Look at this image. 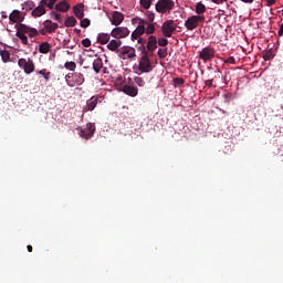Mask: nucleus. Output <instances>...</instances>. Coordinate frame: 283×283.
<instances>
[{
  "label": "nucleus",
  "instance_id": "obj_24",
  "mask_svg": "<svg viewBox=\"0 0 283 283\" xmlns=\"http://www.w3.org/2000/svg\"><path fill=\"white\" fill-rule=\"evenodd\" d=\"M103 69V59L97 57L93 61V70L96 74H98L101 72V70Z\"/></svg>",
  "mask_w": 283,
  "mask_h": 283
},
{
  "label": "nucleus",
  "instance_id": "obj_37",
  "mask_svg": "<svg viewBox=\"0 0 283 283\" xmlns=\"http://www.w3.org/2000/svg\"><path fill=\"white\" fill-rule=\"evenodd\" d=\"M142 8H145V10H149L151 8V0H140Z\"/></svg>",
  "mask_w": 283,
  "mask_h": 283
},
{
  "label": "nucleus",
  "instance_id": "obj_55",
  "mask_svg": "<svg viewBox=\"0 0 283 283\" xmlns=\"http://www.w3.org/2000/svg\"><path fill=\"white\" fill-rule=\"evenodd\" d=\"M3 17V19H8V15H2Z\"/></svg>",
  "mask_w": 283,
  "mask_h": 283
},
{
  "label": "nucleus",
  "instance_id": "obj_23",
  "mask_svg": "<svg viewBox=\"0 0 283 283\" xmlns=\"http://www.w3.org/2000/svg\"><path fill=\"white\" fill-rule=\"evenodd\" d=\"M195 12H196V14H198V17H202V14H205V12H207V7L202 2H198L195 6Z\"/></svg>",
  "mask_w": 283,
  "mask_h": 283
},
{
  "label": "nucleus",
  "instance_id": "obj_47",
  "mask_svg": "<svg viewBox=\"0 0 283 283\" xmlns=\"http://www.w3.org/2000/svg\"><path fill=\"white\" fill-rule=\"evenodd\" d=\"M277 35H279V36H282V35H283V23H282V24L280 25V28H279Z\"/></svg>",
  "mask_w": 283,
  "mask_h": 283
},
{
  "label": "nucleus",
  "instance_id": "obj_12",
  "mask_svg": "<svg viewBox=\"0 0 283 283\" xmlns=\"http://www.w3.org/2000/svg\"><path fill=\"white\" fill-rule=\"evenodd\" d=\"M176 31V24H174V20H168L163 24V32L165 36H171Z\"/></svg>",
  "mask_w": 283,
  "mask_h": 283
},
{
  "label": "nucleus",
  "instance_id": "obj_44",
  "mask_svg": "<svg viewBox=\"0 0 283 283\" xmlns=\"http://www.w3.org/2000/svg\"><path fill=\"white\" fill-rule=\"evenodd\" d=\"M207 87H213V78L207 80L206 82Z\"/></svg>",
  "mask_w": 283,
  "mask_h": 283
},
{
  "label": "nucleus",
  "instance_id": "obj_18",
  "mask_svg": "<svg viewBox=\"0 0 283 283\" xmlns=\"http://www.w3.org/2000/svg\"><path fill=\"white\" fill-rule=\"evenodd\" d=\"M145 34V24L138 25L132 33L133 41L140 39Z\"/></svg>",
  "mask_w": 283,
  "mask_h": 283
},
{
  "label": "nucleus",
  "instance_id": "obj_1",
  "mask_svg": "<svg viewBox=\"0 0 283 283\" xmlns=\"http://www.w3.org/2000/svg\"><path fill=\"white\" fill-rule=\"evenodd\" d=\"M25 34H28V35H25ZM15 36H18V39H20V41L23 45H28V43H29L28 36H30V39H34V36H39V30H36L35 28H32V27H28L25 24H18Z\"/></svg>",
  "mask_w": 283,
  "mask_h": 283
},
{
  "label": "nucleus",
  "instance_id": "obj_4",
  "mask_svg": "<svg viewBox=\"0 0 283 283\" xmlns=\"http://www.w3.org/2000/svg\"><path fill=\"white\" fill-rule=\"evenodd\" d=\"M65 81L70 87H75V85H83L85 83V76L83 73H69L65 75Z\"/></svg>",
  "mask_w": 283,
  "mask_h": 283
},
{
  "label": "nucleus",
  "instance_id": "obj_33",
  "mask_svg": "<svg viewBox=\"0 0 283 283\" xmlns=\"http://www.w3.org/2000/svg\"><path fill=\"white\" fill-rule=\"evenodd\" d=\"M132 23L133 25H136V23H138V25H145L147 24V21L143 18H133Z\"/></svg>",
  "mask_w": 283,
  "mask_h": 283
},
{
  "label": "nucleus",
  "instance_id": "obj_35",
  "mask_svg": "<svg viewBox=\"0 0 283 283\" xmlns=\"http://www.w3.org/2000/svg\"><path fill=\"white\" fill-rule=\"evenodd\" d=\"M134 82L136 83V85H138V87H145V80L143 77L135 76Z\"/></svg>",
  "mask_w": 283,
  "mask_h": 283
},
{
  "label": "nucleus",
  "instance_id": "obj_26",
  "mask_svg": "<svg viewBox=\"0 0 283 283\" xmlns=\"http://www.w3.org/2000/svg\"><path fill=\"white\" fill-rule=\"evenodd\" d=\"M73 12L75 14V17L77 19H83V17H85V13L83 11V6L81 4H76L74 8H73Z\"/></svg>",
  "mask_w": 283,
  "mask_h": 283
},
{
  "label": "nucleus",
  "instance_id": "obj_41",
  "mask_svg": "<svg viewBox=\"0 0 283 283\" xmlns=\"http://www.w3.org/2000/svg\"><path fill=\"white\" fill-rule=\"evenodd\" d=\"M167 43H169V41L167 39L159 38L158 45H160L161 48H165V45H167Z\"/></svg>",
  "mask_w": 283,
  "mask_h": 283
},
{
  "label": "nucleus",
  "instance_id": "obj_5",
  "mask_svg": "<svg viewBox=\"0 0 283 283\" xmlns=\"http://www.w3.org/2000/svg\"><path fill=\"white\" fill-rule=\"evenodd\" d=\"M174 0H158L156 3V10L157 12L165 14V12H171V10H174Z\"/></svg>",
  "mask_w": 283,
  "mask_h": 283
},
{
  "label": "nucleus",
  "instance_id": "obj_2",
  "mask_svg": "<svg viewBox=\"0 0 283 283\" xmlns=\"http://www.w3.org/2000/svg\"><path fill=\"white\" fill-rule=\"evenodd\" d=\"M154 70V66L151 65V60H149V55L145 53L142 55L138 66H137V74H147Z\"/></svg>",
  "mask_w": 283,
  "mask_h": 283
},
{
  "label": "nucleus",
  "instance_id": "obj_57",
  "mask_svg": "<svg viewBox=\"0 0 283 283\" xmlns=\"http://www.w3.org/2000/svg\"><path fill=\"white\" fill-rule=\"evenodd\" d=\"M180 96H185V95H182V93H180Z\"/></svg>",
  "mask_w": 283,
  "mask_h": 283
},
{
  "label": "nucleus",
  "instance_id": "obj_17",
  "mask_svg": "<svg viewBox=\"0 0 283 283\" xmlns=\"http://www.w3.org/2000/svg\"><path fill=\"white\" fill-rule=\"evenodd\" d=\"M45 4L40 3V6L35 7L31 14L32 17H34L35 19L39 17H43V14H45Z\"/></svg>",
  "mask_w": 283,
  "mask_h": 283
},
{
  "label": "nucleus",
  "instance_id": "obj_9",
  "mask_svg": "<svg viewBox=\"0 0 283 283\" xmlns=\"http://www.w3.org/2000/svg\"><path fill=\"white\" fill-rule=\"evenodd\" d=\"M95 132H96V126L92 123H87L86 128L81 129L78 135L81 138H84L85 140H90V138L94 136Z\"/></svg>",
  "mask_w": 283,
  "mask_h": 283
},
{
  "label": "nucleus",
  "instance_id": "obj_45",
  "mask_svg": "<svg viewBox=\"0 0 283 283\" xmlns=\"http://www.w3.org/2000/svg\"><path fill=\"white\" fill-rule=\"evenodd\" d=\"M39 32V34H42V36H45V34H49L48 33V30H45V28L44 29H41L40 31H38Z\"/></svg>",
  "mask_w": 283,
  "mask_h": 283
},
{
  "label": "nucleus",
  "instance_id": "obj_52",
  "mask_svg": "<svg viewBox=\"0 0 283 283\" xmlns=\"http://www.w3.org/2000/svg\"><path fill=\"white\" fill-rule=\"evenodd\" d=\"M243 3H253L255 0H241Z\"/></svg>",
  "mask_w": 283,
  "mask_h": 283
},
{
  "label": "nucleus",
  "instance_id": "obj_34",
  "mask_svg": "<svg viewBox=\"0 0 283 283\" xmlns=\"http://www.w3.org/2000/svg\"><path fill=\"white\" fill-rule=\"evenodd\" d=\"M65 70H70V72H74L76 70V62H65Z\"/></svg>",
  "mask_w": 283,
  "mask_h": 283
},
{
  "label": "nucleus",
  "instance_id": "obj_32",
  "mask_svg": "<svg viewBox=\"0 0 283 283\" xmlns=\"http://www.w3.org/2000/svg\"><path fill=\"white\" fill-rule=\"evenodd\" d=\"M35 73L40 74L41 76H43V78L45 81H50V76L52 74V73L48 72V69H43V70L36 71Z\"/></svg>",
  "mask_w": 283,
  "mask_h": 283
},
{
  "label": "nucleus",
  "instance_id": "obj_36",
  "mask_svg": "<svg viewBox=\"0 0 283 283\" xmlns=\"http://www.w3.org/2000/svg\"><path fill=\"white\" fill-rule=\"evenodd\" d=\"M146 20L148 23H154V19H156V14L151 11H148L146 14Z\"/></svg>",
  "mask_w": 283,
  "mask_h": 283
},
{
  "label": "nucleus",
  "instance_id": "obj_29",
  "mask_svg": "<svg viewBox=\"0 0 283 283\" xmlns=\"http://www.w3.org/2000/svg\"><path fill=\"white\" fill-rule=\"evenodd\" d=\"M0 56H1L3 63H10V51L1 50Z\"/></svg>",
  "mask_w": 283,
  "mask_h": 283
},
{
  "label": "nucleus",
  "instance_id": "obj_6",
  "mask_svg": "<svg viewBox=\"0 0 283 283\" xmlns=\"http://www.w3.org/2000/svg\"><path fill=\"white\" fill-rule=\"evenodd\" d=\"M205 15H191L185 22L187 30H196L200 23H205Z\"/></svg>",
  "mask_w": 283,
  "mask_h": 283
},
{
  "label": "nucleus",
  "instance_id": "obj_39",
  "mask_svg": "<svg viewBox=\"0 0 283 283\" xmlns=\"http://www.w3.org/2000/svg\"><path fill=\"white\" fill-rule=\"evenodd\" d=\"M158 56H159V59H166L167 57V49H159Z\"/></svg>",
  "mask_w": 283,
  "mask_h": 283
},
{
  "label": "nucleus",
  "instance_id": "obj_46",
  "mask_svg": "<svg viewBox=\"0 0 283 283\" xmlns=\"http://www.w3.org/2000/svg\"><path fill=\"white\" fill-rule=\"evenodd\" d=\"M54 21L61 22V14L60 13H54Z\"/></svg>",
  "mask_w": 283,
  "mask_h": 283
},
{
  "label": "nucleus",
  "instance_id": "obj_27",
  "mask_svg": "<svg viewBox=\"0 0 283 283\" xmlns=\"http://www.w3.org/2000/svg\"><path fill=\"white\" fill-rule=\"evenodd\" d=\"M36 8V4L34 3V1L32 0H28L24 3H22V10H34Z\"/></svg>",
  "mask_w": 283,
  "mask_h": 283
},
{
  "label": "nucleus",
  "instance_id": "obj_20",
  "mask_svg": "<svg viewBox=\"0 0 283 283\" xmlns=\"http://www.w3.org/2000/svg\"><path fill=\"white\" fill-rule=\"evenodd\" d=\"M120 45H123L120 40H111V42L107 44V49L111 50V52H118V48Z\"/></svg>",
  "mask_w": 283,
  "mask_h": 283
},
{
  "label": "nucleus",
  "instance_id": "obj_19",
  "mask_svg": "<svg viewBox=\"0 0 283 283\" xmlns=\"http://www.w3.org/2000/svg\"><path fill=\"white\" fill-rule=\"evenodd\" d=\"M156 48H158V40L156 39V36L150 35L148 38L147 50L149 52H154V50H156Z\"/></svg>",
  "mask_w": 283,
  "mask_h": 283
},
{
  "label": "nucleus",
  "instance_id": "obj_21",
  "mask_svg": "<svg viewBox=\"0 0 283 283\" xmlns=\"http://www.w3.org/2000/svg\"><path fill=\"white\" fill-rule=\"evenodd\" d=\"M112 34L109 33H98L97 41L101 43V45H107L109 43Z\"/></svg>",
  "mask_w": 283,
  "mask_h": 283
},
{
  "label": "nucleus",
  "instance_id": "obj_31",
  "mask_svg": "<svg viewBox=\"0 0 283 283\" xmlns=\"http://www.w3.org/2000/svg\"><path fill=\"white\" fill-rule=\"evenodd\" d=\"M145 25H147L145 28L146 34H154V32H156V27L154 25V23L146 21Z\"/></svg>",
  "mask_w": 283,
  "mask_h": 283
},
{
  "label": "nucleus",
  "instance_id": "obj_42",
  "mask_svg": "<svg viewBox=\"0 0 283 283\" xmlns=\"http://www.w3.org/2000/svg\"><path fill=\"white\" fill-rule=\"evenodd\" d=\"M82 45H83V48H91L92 41L86 38V39L82 40Z\"/></svg>",
  "mask_w": 283,
  "mask_h": 283
},
{
  "label": "nucleus",
  "instance_id": "obj_53",
  "mask_svg": "<svg viewBox=\"0 0 283 283\" xmlns=\"http://www.w3.org/2000/svg\"><path fill=\"white\" fill-rule=\"evenodd\" d=\"M27 249H28L29 253H32V251H33L32 245H28Z\"/></svg>",
  "mask_w": 283,
  "mask_h": 283
},
{
  "label": "nucleus",
  "instance_id": "obj_38",
  "mask_svg": "<svg viewBox=\"0 0 283 283\" xmlns=\"http://www.w3.org/2000/svg\"><path fill=\"white\" fill-rule=\"evenodd\" d=\"M81 28H90V25H92V21H90V19L85 18L82 19L80 22Z\"/></svg>",
  "mask_w": 283,
  "mask_h": 283
},
{
  "label": "nucleus",
  "instance_id": "obj_30",
  "mask_svg": "<svg viewBox=\"0 0 283 283\" xmlns=\"http://www.w3.org/2000/svg\"><path fill=\"white\" fill-rule=\"evenodd\" d=\"M40 3L42 6H46L49 10H54V4L56 3V0H41Z\"/></svg>",
  "mask_w": 283,
  "mask_h": 283
},
{
  "label": "nucleus",
  "instance_id": "obj_13",
  "mask_svg": "<svg viewBox=\"0 0 283 283\" xmlns=\"http://www.w3.org/2000/svg\"><path fill=\"white\" fill-rule=\"evenodd\" d=\"M98 105V96H92L86 101V105L83 107V112H94Z\"/></svg>",
  "mask_w": 283,
  "mask_h": 283
},
{
  "label": "nucleus",
  "instance_id": "obj_22",
  "mask_svg": "<svg viewBox=\"0 0 283 283\" xmlns=\"http://www.w3.org/2000/svg\"><path fill=\"white\" fill-rule=\"evenodd\" d=\"M52 50V44H50L49 42H42L39 45V52L40 54H49V52Z\"/></svg>",
  "mask_w": 283,
  "mask_h": 283
},
{
  "label": "nucleus",
  "instance_id": "obj_11",
  "mask_svg": "<svg viewBox=\"0 0 283 283\" xmlns=\"http://www.w3.org/2000/svg\"><path fill=\"white\" fill-rule=\"evenodd\" d=\"M24 19H25V15H23L22 12L19 10H13L9 14V21L11 23H18V25H21L23 23Z\"/></svg>",
  "mask_w": 283,
  "mask_h": 283
},
{
  "label": "nucleus",
  "instance_id": "obj_7",
  "mask_svg": "<svg viewBox=\"0 0 283 283\" xmlns=\"http://www.w3.org/2000/svg\"><path fill=\"white\" fill-rule=\"evenodd\" d=\"M117 56L123 59V61H127V59H134V56H136V49L132 46H123L122 49L117 50Z\"/></svg>",
  "mask_w": 283,
  "mask_h": 283
},
{
  "label": "nucleus",
  "instance_id": "obj_3",
  "mask_svg": "<svg viewBox=\"0 0 283 283\" xmlns=\"http://www.w3.org/2000/svg\"><path fill=\"white\" fill-rule=\"evenodd\" d=\"M18 66L20 70H23L24 74H32L36 70L34 61L30 57H21L18 60Z\"/></svg>",
  "mask_w": 283,
  "mask_h": 283
},
{
  "label": "nucleus",
  "instance_id": "obj_49",
  "mask_svg": "<svg viewBox=\"0 0 283 283\" xmlns=\"http://www.w3.org/2000/svg\"><path fill=\"white\" fill-rule=\"evenodd\" d=\"M268 6L271 7V6H275V0H265Z\"/></svg>",
  "mask_w": 283,
  "mask_h": 283
},
{
  "label": "nucleus",
  "instance_id": "obj_15",
  "mask_svg": "<svg viewBox=\"0 0 283 283\" xmlns=\"http://www.w3.org/2000/svg\"><path fill=\"white\" fill-rule=\"evenodd\" d=\"M43 25L49 34H54L59 30V23L52 22V20H45Z\"/></svg>",
  "mask_w": 283,
  "mask_h": 283
},
{
  "label": "nucleus",
  "instance_id": "obj_16",
  "mask_svg": "<svg viewBox=\"0 0 283 283\" xmlns=\"http://www.w3.org/2000/svg\"><path fill=\"white\" fill-rule=\"evenodd\" d=\"M122 92H124V94H127V96H138V88L136 86L124 85Z\"/></svg>",
  "mask_w": 283,
  "mask_h": 283
},
{
  "label": "nucleus",
  "instance_id": "obj_48",
  "mask_svg": "<svg viewBox=\"0 0 283 283\" xmlns=\"http://www.w3.org/2000/svg\"><path fill=\"white\" fill-rule=\"evenodd\" d=\"M227 0H212V3H217V6H220L221 3H224Z\"/></svg>",
  "mask_w": 283,
  "mask_h": 283
},
{
  "label": "nucleus",
  "instance_id": "obj_54",
  "mask_svg": "<svg viewBox=\"0 0 283 283\" xmlns=\"http://www.w3.org/2000/svg\"><path fill=\"white\" fill-rule=\"evenodd\" d=\"M74 32H76V34H81V29H74Z\"/></svg>",
  "mask_w": 283,
  "mask_h": 283
},
{
  "label": "nucleus",
  "instance_id": "obj_43",
  "mask_svg": "<svg viewBox=\"0 0 283 283\" xmlns=\"http://www.w3.org/2000/svg\"><path fill=\"white\" fill-rule=\"evenodd\" d=\"M224 63H230V65H235V57L230 56V57H228V59L224 61Z\"/></svg>",
  "mask_w": 283,
  "mask_h": 283
},
{
  "label": "nucleus",
  "instance_id": "obj_40",
  "mask_svg": "<svg viewBox=\"0 0 283 283\" xmlns=\"http://www.w3.org/2000/svg\"><path fill=\"white\" fill-rule=\"evenodd\" d=\"M263 59L264 61H271V59H273V52L268 51L263 54Z\"/></svg>",
  "mask_w": 283,
  "mask_h": 283
},
{
  "label": "nucleus",
  "instance_id": "obj_50",
  "mask_svg": "<svg viewBox=\"0 0 283 283\" xmlns=\"http://www.w3.org/2000/svg\"><path fill=\"white\" fill-rule=\"evenodd\" d=\"M178 85H185V80L184 78H178Z\"/></svg>",
  "mask_w": 283,
  "mask_h": 283
},
{
  "label": "nucleus",
  "instance_id": "obj_25",
  "mask_svg": "<svg viewBox=\"0 0 283 283\" xmlns=\"http://www.w3.org/2000/svg\"><path fill=\"white\" fill-rule=\"evenodd\" d=\"M55 10H57V12H67V10H70V3L66 1L59 2L55 6Z\"/></svg>",
  "mask_w": 283,
  "mask_h": 283
},
{
  "label": "nucleus",
  "instance_id": "obj_8",
  "mask_svg": "<svg viewBox=\"0 0 283 283\" xmlns=\"http://www.w3.org/2000/svg\"><path fill=\"white\" fill-rule=\"evenodd\" d=\"M198 55L203 63H207L208 61H211L213 56H216V50H213L211 46H206L198 52Z\"/></svg>",
  "mask_w": 283,
  "mask_h": 283
},
{
  "label": "nucleus",
  "instance_id": "obj_51",
  "mask_svg": "<svg viewBox=\"0 0 283 283\" xmlns=\"http://www.w3.org/2000/svg\"><path fill=\"white\" fill-rule=\"evenodd\" d=\"M174 84H175V87H178V77L174 78Z\"/></svg>",
  "mask_w": 283,
  "mask_h": 283
},
{
  "label": "nucleus",
  "instance_id": "obj_10",
  "mask_svg": "<svg viewBox=\"0 0 283 283\" xmlns=\"http://www.w3.org/2000/svg\"><path fill=\"white\" fill-rule=\"evenodd\" d=\"M129 34V29L127 27H117L114 28L111 32V36L114 39H127Z\"/></svg>",
  "mask_w": 283,
  "mask_h": 283
},
{
  "label": "nucleus",
  "instance_id": "obj_56",
  "mask_svg": "<svg viewBox=\"0 0 283 283\" xmlns=\"http://www.w3.org/2000/svg\"><path fill=\"white\" fill-rule=\"evenodd\" d=\"M217 72H220V69H217Z\"/></svg>",
  "mask_w": 283,
  "mask_h": 283
},
{
  "label": "nucleus",
  "instance_id": "obj_28",
  "mask_svg": "<svg viewBox=\"0 0 283 283\" xmlns=\"http://www.w3.org/2000/svg\"><path fill=\"white\" fill-rule=\"evenodd\" d=\"M77 21L76 18L74 17H67L66 20L64 21L65 28H74L76 25Z\"/></svg>",
  "mask_w": 283,
  "mask_h": 283
},
{
  "label": "nucleus",
  "instance_id": "obj_14",
  "mask_svg": "<svg viewBox=\"0 0 283 283\" xmlns=\"http://www.w3.org/2000/svg\"><path fill=\"white\" fill-rule=\"evenodd\" d=\"M125 21V14H123L120 11H114L112 13L111 23L112 25H120Z\"/></svg>",
  "mask_w": 283,
  "mask_h": 283
}]
</instances>
